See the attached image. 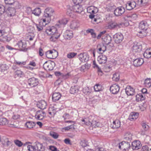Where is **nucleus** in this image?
<instances>
[{"label": "nucleus", "instance_id": "7", "mask_svg": "<svg viewBox=\"0 0 151 151\" xmlns=\"http://www.w3.org/2000/svg\"><path fill=\"white\" fill-rule=\"evenodd\" d=\"M55 63L53 62H46L43 65L44 68L47 71H50L53 70Z\"/></svg>", "mask_w": 151, "mask_h": 151}, {"label": "nucleus", "instance_id": "32", "mask_svg": "<svg viewBox=\"0 0 151 151\" xmlns=\"http://www.w3.org/2000/svg\"><path fill=\"white\" fill-rule=\"evenodd\" d=\"M79 89V87L78 86H71L70 89V92L71 94H75L78 92Z\"/></svg>", "mask_w": 151, "mask_h": 151}, {"label": "nucleus", "instance_id": "40", "mask_svg": "<svg viewBox=\"0 0 151 151\" xmlns=\"http://www.w3.org/2000/svg\"><path fill=\"white\" fill-rule=\"evenodd\" d=\"M144 84L148 88H150L151 86V79L147 78L145 80L144 82Z\"/></svg>", "mask_w": 151, "mask_h": 151}, {"label": "nucleus", "instance_id": "35", "mask_svg": "<svg viewBox=\"0 0 151 151\" xmlns=\"http://www.w3.org/2000/svg\"><path fill=\"white\" fill-rule=\"evenodd\" d=\"M98 50L100 52V53L103 54L106 50V46L104 45H98L97 46Z\"/></svg>", "mask_w": 151, "mask_h": 151}, {"label": "nucleus", "instance_id": "12", "mask_svg": "<svg viewBox=\"0 0 151 151\" xmlns=\"http://www.w3.org/2000/svg\"><path fill=\"white\" fill-rule=\"evenodd\" d=\"M72 8L74 12L80 13L83 11L82 6L80 5L78 3L73 6L72 7Z\"/></svg>", "mask_w": 151, "mask_h": 151}, {"label": "nucleus", "instance_id": "8", "mask_svg": "<svg viewBox=\"0 0 151 151\" xmlns=\"http://www.w3.org/2000/svg\"><path fill=\"white\" fill-rule=\"evenodd\" d=\"M115 42L117 44L120 43L124 39L123 35L120 33H116L114 35Z\"/></svg>", "mask_w": 151, "mask_h": 151}, {"label": "nucleus", "instance_id": "49", "mask_svg": "<svg viewBox=\"0 0 151 151\" xmlns=\"http://www.w3.org/2000/svg\"><path fill=\"white\" fill-rule=\"evenodd\" d=\"M6 6L0 4V15H1L4 12H6Z\"/></svg>", "mask_w": 151, "mask_h": 151}, {"label": "nucleus", "instance_id": "14", "mask_svg": "<svg viewBox=\"0 0 151 151\" xmlns=\"http://www.w3.org/2000/svg\"><path fill=\"white\" fill-rule=\"evenodd\" d=\"M6 12L8 16L10 17L13 16L16 12V9L14 7H9L6 10Z\"/></svg>", "mask_w": 151, "mask_h": 151}, {"label": "nucleus", "instance_id": "34", "mask_svg": "<svg viewBox=\"0 0 151 151\" xmlns=\"http://www.w3.org/2000/svg\"><path fill=\"white\" fill-rule=\"evenodd\" d=\"M136 101L137 102L142 101L145 99V96L144 94L139 93L136 95Z\"/></svg>", "mask_w": 151, "mask_h": 151}, {"label": "nucleus", "instance_id": "11", "mask_svg": "<svg viewBox=\"0 0 151 151\" xmlns=\"http://www.w3.org/2000/svg\"><path fill=\"white\" fill-rule=\"evenodd\" d=\"M110 90L112 94H116L119 90V86L116 84H114L110 86Z\"/></svg>", "mask_w": 151, "mask_h": 151}, {"label": "nucleus", "instance_id": "28", "mask_svg": "<svg viewBox=\"0 0 151 151\" xmlns=\"http://www.w3.org/2000/svg\"><path fill=\"white\" fill-rule=\"evenodd\" d=\"M74 11L72 8V7L70 5L67 6L66 14L70 17H73L74 14Z\"/></svg>", "mask_w": 151, "mask_h": 151}, {"label": "nucleus", "instance_id": "50", "mask_svg": "<svg viewBox=\"0 0 151 151\" xmlns=\"http://www.w3.org/2000/svg\"><path fill=\"white\" fill-rule=\"evenodd\" d=\"M119 75L118 73H116L113 75L112 79L116 81H117L119 80Z\"/></svg>", "mask_w": 151, "mask_h": 151}, {"label": "nucleus", "instance_id": "22", "mask_svg": "<svg viewBox=\"0 0 151 151\" xmlns=\"http://www.w3.org/2000/svg\"><path fill=\"white\" fill-rule=\"evenodd\" d=\"M148 27V24L146 21H143L141 22L139 25V28L141 30L146 31Z\"/></svg>", "mask_w": 151, "mask_h": 151}, {"label": "nucleus", "instance_id": "58", "mask_svg": "<svg viewBox=\"0 0 151 151\" xmlns=\"http://www.w3.org/2000/svg\"><path fill=\"white\" fill-rule=\"evenodd\" d=\"M141 125L142 128L145 131H147L148 129L149 126L145 123L142 122V123Z\"/></svg>", "mask_w": 151, "mask_h": 151}, {"label": "nucleus", "instance_id": "20", "mask_svg": "<svg viewBox=\"0 0 151 151\" xmlns=\"http://www.w3.org/2000/svg\"><path fill=\"white\" fill-rule=\"evenodd\" d=\"M121 122L118 119H116L114 121L113 124H111L110 127L114 129H117L120 127Z\"/></svg>", "mask_w": 151, "mask_h": 151}, {"label": "nucleus", "instance_id": "25", "mask_svg": "<svg viewBox=\"0 0 151 151\" xmlns=\"http://www.w3.org/2000/svg\"><path fill=\"white\" fill-rule=\"evenodd\" d=\"M97 60L100 64H104L107 61V58L106 56L101 55L98 57Z\"/></svg>", "mask_w": 151, "mask_h": 151}, {"label": "nucleus", "instance_id": "54", "mask_svg": "<svg viewBox=\"0 0 151 151\" xmlns=\"http://www.w3.org/2000/svg\"><path fill=\"white\" fill-rule=\"evenodd\" d=\"M46 56L47 58L49 59H51L52 52L51 50L47 51L45 53Z\"/></svg>", "mask_w": 151, "mask_h": 151}, {"label": "nucleus", "instance_id": "39", "mask_svg": "<svg viewBox=\"0 0 151 151\" xmlns=\"http://www.w3.org/2000/svg\"><path fill=\"white\" fill-rule=\"evenodd\" d=\"M12 39L11 37L9 35H7L3 36L1 40V41L4 42H9Z\"/></svg>", "mask_w": 151, "mask_h": 151}, {"label": "nucleus", "instance_id": "1", "mask_svg": "<svg viewBox=\"0 0 151 151\" xmlns=\"http://www.w3.org/2000/svg\"><path fill=\"white\" fill-rule=\"evenodd\" d=\"M54 10L51 8H48L45 9L43 17L41 19V22L43 23V25L45 26L51 21V17L54 12Z\"/></svg>", "mask_w": 151, "mask_h": 151}, {"label": "nucleus", "instance_id": "52", "mask_svg": "<svg viewBox=\"0 0 151 151\" xmlns=\"http://www.w3.org/2000/svg\"><path fill=\"white\" fill-rule=\"evenodd\" d=\"M13 4L15 9H19L21 7V5L19 2L17 1H13Z\"/></svg>", "mask_w": 151, "mask_h": 151}, {"label": "nucleus", "instance_id": "29", "mask_svg": "<svg viewBox=\"0 0 151 151\" xmlns=\"http://www.w3.org/2000/svg\"><path fill=\"white\" fill-rule=\"evenodd\" d=\"M61 96V94L59 92L54 93L52 95V101L55 102L59 100Z\"/></svg>", "mask_w": 151, "mask_h": 151}, {"label": "nucleus", "instance_id": "18", "mask_svg": "<svg viewBox=\"0 0 151 151\" xmlns=\"http://www.w3.org/2000/svg\"><path fill=\"white\" fill-rule=\"evenodd\" d=\"M121 145H122V150H128L131 147L130 143L128 142L123 141L121 142Z\"/></svg>", "mask_w": 151, "mask_h": 151}, {"label": "nucleus", "instance_id": "51", "mask_svg": "<svg viewBox=\"0 0 151 151\" xmlns=\"http://www.w3.org/2000/svg\"><path fill=\"white\" fill-rule=\"evenodd\" d=\"M127 17L131 18L133 20H135L137 18V15L135 14H127Z\"/></svg>", "mask_w": 151, "mask_h": 151}, {"label": "nucleus", "instance_id": "10", "mask_svg": "<svg viewBox=\"0 0 151 151\" xmlns=\"http://www.w3.org/2000/svg\"><path fill=\"white\" fill-rule=\"evenodd\" d=\"M125 12V9L122 6L116 8L114 11V14L116 16H121Z\"/></svg>", "mask_w": 151, "mask_h": 151}, {"label": "nucleus", "instance_id": "60", "mask_svg": "<svg viewBox=\"0 0 151 151\" xmlns=\"http://www.w3.org/2000/svg\"><path fill=\"white\" fill-rule=\"evenodd\" d=\"M35 117L36 119L40 120H42L44 117V116L41 114H38V115L36 114L35 115Z\"/></svg>", "mask_w": 151, "mask_h": 151}, {"label": "nucleus", "instance_id": "15", "mask_svg": "<svg viewBox=\"0 0 151 151\" xmlns=\"http://www.w3.org/2000/svg\"><path fill=\"white\" fill-rule=\"evenodd\" d=\"M132 49L133 52H139L142 50V46L139 43L134 44L132 46Z\"/></svg>", "mask_w": 151, "mask_h": 151}, {"label": "nucleus", "instance_id": "64", "mask_svg": "<svg viewBox=\"0 0 151 151\" xmlns=\"http://www.w3.org/2000/svg\"><path fill=\"white\" fill-rule=\"evenodd\" d=\"M149 148L147 145H145L142 147L141 151H149Z\"/></svg>", "mask_w": 151, "mask_h": 151}, {"label": "nucleus", "instance_id": "17", "mask_svg": "<svg viewBox=\"0 0 151 151\" xmlns=\"http://www.w3.org/2000/svg\"><path fill=\"white\" fill-rule=\"evenodd\" d=\"M144 63L142 58H138L134 59L133 62V65L135 67H138Z\"/></svg>", "mask_w": 151, "mask_h": 151}, {"label": "nucleus", "instance_id": "4", "mask_svg": "<svg viewBox=\"0 0 151 151\" xmlns=\"http://www.w3.org/2000/svg\"><path fill=\"white\" fill-rule=\"evenodd\" d=\"M15 46L17 47L16 48L17 50L20 51H26L27 50L26 43L22 42V40L18 41Z\"/></svg>", "mask_w": 151, "mask_h": 151}, {"label": "nucleus", "instance_id": "13", "mask_svg": "<svg viewBox=\"0 0 151 151\" xmlns=\"http://www.w3.org/2000/svg\"><path fill=\"white\" fill-rule=\"evenodd\" d=\"M37 107L41 109H44L46 108L47 103L44 100H42L38 101L37 104Z\"/></svg>", "mask_w": 151, "mask_h": 151}, {"label": "nucleus", "instance_id": "48", "mask_svg": "<svg viewBox=\"0 0 151 151\" xmlns=\"http://www.w3.org/2000/svg\"><path fill=\"white\" fill-rule=\"evenodd\" d=\"M77 55L76 52H70L68 53L67 56L68 58L70 59L74 57Z\"/></svg>", "mask_w": 151, "mask_h": 151}, {"label": "nucleus", "instance_id": "55", "mask_svg": "<svg viewBox=\"0 0 151 151\" xmlns=\"http://www.w3.org/2000/svg\"><path fill=\"white\" fill-rule=\"evenodd\" d=\"M27 150L29 151H36V149L35 146H33L31 145H28L27 146Z\"/></svg>", "mask_w": 151, "mask_h": 151}, {"label": "nucleus", "instance_id": "2", "mask_svg": "<svg viewBox=\"0 0 151 151\" xmlns=\"http://www.w3.org/2000/svg\"><path fill=\"white\" fill-rule=\"evenodd\" d=\"M81 121L86 125L91 126L94 127H99L100 124L99 121L92 115L89 116L88 118L81 119Z\"/></svg>", "mask_w": 151, "mask_h": 151}, {"label": "nucleus", "instance_id": "26", "mask_svg": "<svg viewBox=\"0 0 151 151\" xmlns=\"http://www.w3.org/2000/svg\"><path fill=\"white\" fill-rule=\"evenodd\" d=\"M102 39L105 44L108 45L111 41V37L109 35H106L105 36H102Z\"/></svg>", "mask_w": 151, "mask_h": 151}, {"label": "nucleus", "instance_id": "21", "mask_svg": "<svg viewBox=\"0 0 151 151\" xmlns=\"http://www.w3.org/2000/svg\"><path fill=\"white\" fill-rule=\"evenodd\" d=\"M136 5V4L135 2L128 1L126 4V8L129 10H132L134 8Z\"/></svg>", "mask_w": 151, "mask_h": 151}, {"label": "nucleus", "instance_id": "33", "mask_svg": "<svg viewBox=\"0 0 151 151\" xmlns=\"http://www.w3.org/2000/svg\"><path fill=\"white\" fill-rule=\"evenodd\" d=\"M35 146L37 148V151H43L45 150L44 147L43 146L42 144L38 142H35Z\"/></svg>", "mask_w": 151, "mask_h": 151}, {"label": "nucleus", "instance_id": "24", "mask_svg": "<svg viewBox=\"0 0 151 151\" xmlns=\"http://www.w3.org/2000/svg\"><path fill=\"white\" fill-rule=\"evenodd\" d=\"M73 36V32L69 30H66L64 35V37L65 39L70 40Z\"/></svg>", "mask_w": 151, "mask_h": 151}, {"label": "nucleus", "instance_id": "30", "mask_svg": "<svg viewBox=\"0 0 151 151\" xmlns=\"http://www.w3.org/2000/svg\"><path fill=\"white\" fill-rule=\"evenodd\" d=\"M123 24L122 23H117L114 22L111 23L109 25V27L112 29H114L116 28H119L121 27Z\"/></svg>", "mask_w": 151, "mask_h": 151}, {"label": "nucleus", "instance_id": "6", "mask_svg": "<svg viewBox=\"0 0 151 151\" xmlns=\"http://www.w3.org/2000/svg\"><path fill=\"white\" fill-rule=\"evenodd\" d=\"M46 34L48 35H51L54 34H57V33H60L56 28L52 26L47 28L45 30Z\"/></svg>", "mask_w": 151, "mask_h": 151}, {"label": "nucleus", "instance_id": "19", "mask_svg": "<svg viewBox=\"0 0 151 151\" xmlns=\"http://www.w3.org/2000/svg\"><path fill=\"white\" fill-rule=\"evenodd\" d=\"M125 90L126 93L128 96H132L134 94V90L130 86H127Z\"/></svg>", "mask_w": 151, "mask_h": 151}, {"label": "nucleus", "instance_id": "37", "mask_svg": "<svg viewBox=\"0 0 151 151\" xmlns=\"http://www.w3.org/2000/svg\"><path fill=\"white\" fill-rule=\"evenodd\" d=\"M78 24L75 21H72L70 24V27L71 29L74 30L78 27Z\"/></svg>", "mask_w": 151, "mask_h": 151}, {"label": "nucleus", "instance_id": "27", "mask_svg": "<svg viewBox=\"0 0 151 151\" xmlns=\"http://www.w3.org/2000/svg\"><path fill=\"white\" fill-rule=\"evenodd\" d=\"M68 21V19L64 18L58 21L59 24H57L59 27H64V26L67 24Z\"/></svg>", "mask_w": 151, "mask_h": 151}, {"label": "nucleus", "instance_id": "46", "mask_svg": "<svg viewBox=\"0 0 151 151\" xmlns=\"http://www.w3.org/2000/svg\"><path fill=\"white\" fill-rule=\"evenodd\" d=\"M90 65L87 63H86L84 65L81 66V71H84V70L86 69H88L90 67Z\"/></svg>", "mask_w": 151, "mask_h": 151}, {"label": "nucleus", "instance_id": "31", "mask_svg": "<svg viewBox=\"0 0 151 151\" xmlns=\"http://www.w3.org/2000/svg\"><path fill=\"white\" fill-rule=\"evenodd\" d=\"M35 123L32 121H28L27 122L25 125V127L29 129H31L35 126Z\"/></svg>", "mask_w": 151, "mask_h": 151}, {"label": "nucleus", "instance_id": "63", "mask_svg": "<svg viewBox=\"0 0 151 151\" xmlns=\"http://www.w3.org/2000/svg\"><path fill=\"white\" fill-rule=\"evenodd\" d=\"M63 117L64 118V119H69L70 118V116L68 113H65L63 115Z\"/></svg>", "mask_w": 151, "mask_h": 151}, {"label": "nucleus", "instance_id": "53", "mask_svg": "<svg viewBox=\"0 0 151 151\" xmlns=\"http://www.w3.org/2000/svg\"><path fill=\"white\" fill-rule=\"evenodd\" d=\"M148 2V0H138L137 2L139 5L145 4Z\"/></svg>", "mask_w": 151, "mask_h": 151}, {"label": "nucleus", "instance_id": "9", "mask_svg": "<svg viewBox=\"0 0 151 151\" xmlns=\"http://www.w3.org/2000/svg\"><path fill=\"white\" fill-rule=\"evenodd\" d=\"M142 145L140 141L135 140L132 142L131 147L134 150H138L141 148Z\"/></svg>", "mask_w": 151, "mask_h": 151}, {"label": "nucleus", "instance_id": "38", "mask_svg": "<svg viewBox=\"0 0 151 151\" xmlns=\"http://www.w3.org/2000/svg\"><path fill=\"white\" fill-rule=\"evenodd\" d=\"M32 13L36 16H39L41 13V10L39 7L36 8L32 11Z\"/></svg>", "mask_w": 151, "mask_h": 151}, {"label": "nucleus", "instance_id": "5", "mask_svg": "<svg viewBox=\"0 0 151 151\" xmlns=\"http://www.w3.org/2000/svg\"><path fill=\"white\" fill-rule=\"evenodd\" d=\"M78 56L79 60L82 62H86L89 59V56L86 52L81 53Z\"/></svg>", "mask_w": 151, "mask_h": 151}, {"label": "nucleus", "instance_id": "16", "mask_svg": "<svg viewBox=\"0 0 151 151\" xmlns=\"http://www.w3.org/2000/svg\"><path fill=\"white\" fill-rule=\"evenodd\" d=\"M14 76L15 78L19 79L20 78L24 77V72L21 70H17L14 72Z\"/></svg>", "mask_w": 151, "mask_h": 151}, {"label": "nucleus", "instance_id": "41", "mask_svg": "<svg viewBox=\"0 0 151 151\" xmlns=\"http://www.w3.org/2000/svg\"><path fill=\"white\" fill-rule=\"evenodd\" d=\"M102 86L99 84H96L94 86V91L96 92H98L102 90Z\"/></svg>", "mask_w": 151, "mask_h": 151}, {"label": "nucleus", "instance_id": "42", "mask_svg": "<svg viewBox=\"0 0 151 151\" xmlns=\"http://www.w3.org/2000/svg\"><path fill=\"white\" fill-rule=\"evenodd\" d=\"M142 31H139L137 35L140 38H143L146 35V31L144 30H141Z\"/></svg>", "mask_w": 151, "mask_h": 151}, {"label": "nucleus", "instance_id": "59", "mask_svg": "<svg viewBox=\"0 0 151 151\" xmlns=\"http://www.w3.org/2000/svg\"><path fill=\"white\" fill-rule=\"evenodd\" d=\"M72 128L74 129V125L73 124L65 127L63 128V129L65 131H68Z\"/></svg>", "mask_w": 151, "mask_h": 151}, {"label": "nucleus", "instance_id": "56", "mask_svg": "<svg viewBox=\"0 0 151 151\" xmlns=\"http://www.w3.org/2000/svg\"><path fill=\"white\" fill-rule=\"evenodd\" d=\"M50 135L55 139L58 138L59 137V135L56 132H52L50 133Z\"/></svg>", "mask_w": 151, "mask_h": 151}, {"label": "nucleus", "instance_id": "44", "mask_svg": "<svg viewBox=\"0 0 151 151\" xmlns=\"http://www.w3.org/2000/svg\"><path fill=\"white\" fill-rule=\"evenodd\" d=\"M52 58L51 59L56 58L58 55V52L55 50L53 49L51 50Z\"/></svg>", "mask_w": 151, "mask_h": 151}, {"label": "nucleus", "instance_id": "62", "mask_svg": "<svg viewBox=\"0 0 151 151\" xmlns=\"http://www.w3.org/2000/svg\"><path fill=\"white\" fill-rule=\"evenodd\" d=\"M80 145L83 147H86L88 145L87 142L84 140L81 141Z\"/></svg>", "mask_w": 151, "mask_h": 151}, {"label": "nucleus", "instance_id": "23", "mask_svg": "<svg viewBox=\"0 0 151 151\" xmlns=\"http://www.w3.org/2000/svg\"><path fill=\"white\" fill-rule=\"evenodd\" d=\"M138 116L139 113H138L132 112L130 114L128 119L131 121H134L138 118Z\"/></svg>", "mask_w": 151, "mask_h": 151}, {"label": "nucleus", "instance_id": "57", "mask_svg": "<svg viewBox=\"0 0 151 151\" xmlns=\"http://www.w3.org/2000/svg\"><path fill=\"white\" fill-rule=\"evenodd\" d=\"M14 142L15 145L19 147H21L23 145L22 143L18 140H15Z\"/></svg>", "mask_w": 151, "mask_h": 151}, {"label": "nucleus", "instance_id": "36", "mask_svg": "<svg viewBox=\"0 0 151 151\" xmlns=\"http://www.w3.org/2000/svg\"><path fill=\"white\" fill-rule=\"evenodd\" d=\"M60 35V33H57V34L51 35V36L49 38L50 41L53 42H55L59 38Z\"/></svg>", "mask_w": 151, "mask_h": 151}, {"label": "nucleus", "instance_id": "61", "mask_svg": "<svg viewBox=\"0 0 151 151\" xmlns=\"http://www.w3.org/2000/svg\"><path fill=\"white\" fill-rule=\"evenodd\" d=\"M71 76L70 73H68L66 74H64L62 73V77L64 79H66L69 78Z\"/></svg>", "mask_w": 151, "mask_h": 151}, {"label": "nucleus", "instance_id": "47", "mask_svg": "<svg viewBox=\"0 0 151 151\" xmlns=\"http://www.w3.org/2000/svg\"><path fill=\"white\" fill-rule=\"evenodd\" d=\"M83 93L86 95H89L90 94L91 92L89 88L87 87H86L84 88L83 89Z\"/></svg>", "mask_w": 151, "mask_h": 151}, {"label": "nucleus", "instance_id": "43", "mask_svg": "<svg viewBox=\"0 0 151 151\" xmlns=\"http://www.w3.org/2000/svg\"><path fill=\"white\" fill-rule=\"evenodd\" d=\"M9 68L7 65L6 64H1L0 65V71L4 72L7 70Z\"/></svg>", "mask_w": 151, "mask_h": 151}, {"label": "nucleus", "instance_id": "45", "mask_svg": "<svg viewBox=\"0 0 151 151\" xmlns=\"http://www.w3.org/2000/svg\"><path fill=\"white\" fill-rule=\"evenodd\" d=\"M8 123L7 119L5 118H0V125H5Z\"/></svg>", "mask_w": 151, "mask_h": 151}, {"label": "nucleus", "instance_id": "3", "mask_svg": "<svg viewBox=\"0 0 151 151\" xmlns=\"http://www.w3.org/2000/svg\"><path fill=\"white\" fill-rule=\"evenodd\" d=\"M27 82L28 85L31 88H34L37 86V88L40 89L39 91H40L41 89L43 87L42 85H38L39 84L38 79L34 77H32L29 79L27 80Z\"/></svg>", "mask_w": 151, "mask_h": 151}]
</instances>
